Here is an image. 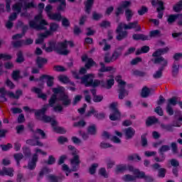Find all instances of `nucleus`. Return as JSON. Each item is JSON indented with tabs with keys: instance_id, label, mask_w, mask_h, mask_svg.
<instances>
[{
	"instance_id": "f257e3e1",
	"label": "nucleus",
	"mask_w": 182,
	"mask_h": 182,
	"mask_svg": "<svg viewBox=\"0 0 182 182\" xmlns=\"http://www.w3.org/2000/svg\"><path fill=\"white\" fill-rule=\"evenodd\" d=\"M139 22L137 21L134 22H130L127 24H125L123 23H119L115 32L117 33V36H116L117 41H123V39H126L127 38V36L129 35V33H127V29H134V28H137V24ZM123 28L125 29V31H123Z\"/></svg>"
},
{
	"instance_id": "f03ea898",
	"label": "nucleus",
	"mask_w": 182,
	"mask_h": 182,
	"mask_svg": "<svg viewBox=\"0 0 182 182\" xmlns=\"http://www.w3.org/2000/svg\"><path fill=\"white\" fill-rule=\"evenodd\" d=\"M29 27L31 29H35L36 31H48V25L49 23L46 20L42 18V14H40L34 17L33 20H31L28 22Z\"/></svg>"
},
{
	"instance_id": "7ed1b4c3",
	"label": "nucleus",
	"mask_w": 182,
	"mask_h": 182,
	"mask_svg": "<svg viewBox=\"0 0 182 182\" xmlns=\"http://www.w3.org/2000/svg\"><path fill=\"white\" fill-rule=\"evenodd\" d=\"M48 109H49V105H44L41 109H34L35 116H36L38 120H41V122H43V123H52V122L55 120L52 119V117L46 115V112H48Z\"/></svg>"
},
{
	"instance_id": "20e7f679",
	"label": "nucleus",
	"mask_w": 182,
	"mask_h": 182,
	"mask_svg": "<svg viewBox=\"0 0 182 182\" xmlns=\"http://www.w3.org/2000/svg\"><path fill=\"white\" fill-rule=\"evenodd\" d=\"M54 48L55 52L58 55L67 56V55L70 53V51L68 50V41L66 40L64 42H54Z\"/></svg>"
},
{
	"instance_id": "39448f33",
	"label": "nucleus",
	"mask_w": 182,
	"mask_h": 182,
	"mask_svg": "<svg viewBox=\"0 0 182 182\" xmlns=\"http://www.w3.org/2000/svg\"><path fill=\"white\" fill-rule=\"evenodd\" d=\"M118 106L119 103L117 102H114L109 105V107L111 111L109 119L112 120V122L119 120L120 117H122V113L119 110V108H117Z\"/></svg>"
},
{
	"instance_id": "423d86ee",
	"label": "nucleus",
	"mask_w": 182,
	"mask_h": 182,
	"mask_svg": "<svg viewBox=\"0 0 182 182\" xmlns=\"http://www.w3.org/2000/svg\"><path fill=\"white\" fill-rule=\"evenodd\" d=\"M73 75L75 79L80 80L81 83H82V85H85L86 87H89V86L92 85L93 79H95L93 74L84 75L82 77H80L77 72L73 71Z\"/></svg>"
},
{
	"instance_id": "0eeeda50",
	"label": "nucleus",
	"mask_w": 182,
	"mask_h": 182,
	"mask_svg": "<svg viewBox=\"0 0 182 182\" xmlns=\"http://www.w3.org/2000/svg\"><path fill=\"white\" fill-rule=\"evenodd\" d=\"M126 85H127V82L124 80H121L119 82V85H118V98L120 100H123V99H124L126 96H129V91L126 90Z\"/></svg>"
},
{
	"instance_id": "6e6552de",
	"label": "nucleus",
	"mask_w": 182,
	"mask_h": 182,
	"mask_svg": "<svg viewBox=\"0 0 182 182\" xmlns=\"http://www.w3.org/2000/svg\"><path fill=\"white\" fill-rule=\"evenodd\" d=\"M40 82H42L41 84H39V86L42 87L43 86L45 82L43 80H46V84L48 87H53V85H55V77L53 76H50L49 75H42L39 77Z\"/></svg>"
},
{
	"instance_id": "1a4fd4ad",
	"label": "nucleus",
	"mask_w": 182,
	"mask_h": 182,
	"mask_svg": "<svg viewBox=\"0 0 182 182\" xmlns=\"http://www.w3.org/2000/svg\"><path fill=\"white\" fill-rule=\"evenodd\" d=\"M59 100L62 102V106L64 107H69L72 105V100L65 93L60 95Z\"/></svg>"
},
{
	"instance_id": "9d476101",
	"label": "nucleus",
	"mask_w": 182,
	"mask_h": 182,
	"mask_svg": "<svg viewBox=\"0 0 182 182\" xmlns=\"http://www.w3.org/2000/svg\"><path fill=\"white\" fill-rule=\"evenodd\" d=\"M38 154H34L32 156L31 160L28 161L27 166H24L25 168L28 170H35L36 168V163H38Z\"/></svg>"
},
{
	"instance_id": "9b49d317",
	"label": "nucleus",
	"mask_w": 182,
	"mask_h": 182,
	"mask_svg": "<svg viewBox=\"0 0 182 182\" xmlns=\"http://www.w3.org/2000/svg\"><path fill=\"white\" fill-rule=\"evenodd\" d=\"M152 168L154 170H158V177L161 178H164L166 177V173H167V169L164 168H161V166L159 164H154L152 165Z\"/></svg>"
},
{
	"instance_id": "f8f14e48",
	"label": "nucleus",
	"mask_w": 182,
	"mask_h": 182,
	"mask_svg": "<svg viewBox=\"0 0 182 182\" xmlns=\"http://www.w3.org/2000/svg\"><path fill=\"white\" fill-rule=\"evenodd\" d=\"M151 62H154L155 65L160 64L161 66V68H159V69H162V70H164V68H166L168 64V61L163 57H159L154 59H151Z\"/></svg>"
},
{
	"instance_id": "ddd939ff",
	"label": "nucleus",
	"mask_w": 182,
	"mask_h": 182,
	"mask_svg": "<svg viewBox=\"0 0 182 182\" xmlns=\"http://www.w3.org/2000/svg\"><path fill=\"white\" fill-rule=\"evenodd\" d=\"M123 50H124V46H123L116 48L112 53V59L117 60L123 55Z\"/></svg>"
},
{
	"instance_id": "4468645a",
	"label": "nucleus",
	"mask_w": 182,
	"mask_h": 182,
	"mask_svg": "<svg viewBox=\"0 0 182 182\" xmlns=\"http://www.w3.org/2000/svg\"><path fill=\"white\" fill-rule=\"evenodd\" d=\"M51 2H60L58 6H57L58 12H65L66 11V0H51Z\"/></svg>"
},
{
	"instance_id": "2eb2a0df",
	"label": "nucleus",
	"mask_w": 182,
	"mask_h": 182,
	"mask_svg": "<svg viewBox=\"0 0 182 182\" xmlns=\"http://www.w3.org/2000/svg\"><path fill=\"white\" fill-rule=\"evenodd\" d=\"M124 133L125 134L126 139L130 140V139H133L134 134H136V130L132 127H128L124 129Z\"/></svg>"
},
{
	"instance_id": "dca6fc26",
	"label": "nucleus",
	"mask_w": 182,
	"mask_h": 182,
	"mask_svg": "<svg viewBox=\"0 0 182 182\" xmlns=\"http://www.w3.org/2000/svg\"><path fill=\"white\" fill-rule=\"evenodd\" d=\"M50 35V31H46L45 33H41L38 34V38L36 40V44L40 45V43H43V41Z\"/></svg>"
},
{
	"instance_id": "f3484780",
	"label": "nucleus",
	"mask_w": 182,
	"mask_h": 182,
	"mask_svg": "<svg viewBox=\"0 0 182 182\" xmlns=\"http://www.w3.org/2000/svg\"><path fill=\"white\" fill-rule=\"evenodd\" d=\"M56 124H58V122H56V120H53L51 126L55 133H59L60 134H65V133H66L65 128L56 126Z\"/></svg>"
},
{
	"instance_id": "a211bd4d",
	"label": "nucleus",
	"mask_w": 182,
	"mask_h": 182,
	"mask_svg": "<svg viewBox=\"0 0 182 182\" xmlns=\"http://www.w3.org/2000/svg\"><path fill=\"white\" fill-rule=\"evenodd\" d=\"M26 143L29 146H38V147H43V143L39 141V139H36L35 138L27 139Z\"/></svg>"
},
{
	"instance_id": "6ab92c4d",
	"label": "nucleus",
	"mask_w": 182,
	"mask_h": 182,
	"mask_svg": "<svg viewBox=\"0 0 182 182\" xmlns=\"http://www.w3.org/2000/svg\"><path fill=\"white\" fill-rule=\"evenodd\" d=\"M95 4V0H87L84 2L85 13L90 15L92 9L93 8V4Z\"/></svg>"
},
{
	"instance_id": "aec40b11",
	"label": "nucleus",
	"mask_w": 182,
	"mask_h": 182,
	"mask_svg": "<svg viewBox=\"0 0 182 182\" xmlns=\"http://www.w3.org/2000/svg\"><path fill=\"white\" fill-rule=\"evenodd\" d=\"M38 134L41 136V139H46V134L41 129H37L35 132H33L32 138L36 139V140H39L41 138L39 136H38Z\"/></svg>"
},
{
	"instance_id": "412c9836",
	"label": "nucleus",
	"mask_w": 182,
	"mask_h": 182,
	"mask_svg": "<svg viewBox=\"0 0 182 182\" xmlns=\"http://www.w3.org/2000/svg\"><path fill=\"white\" fill-rule=\"evenodd\" d=\"M32 92H34V93H36L38 95V97H39V99H42L43 100H47L48 95H46V94L42 93V90H41V88L34 87L32 89Z\"/></svg>"
},
{
	"instance_id": "4be33fe9",
	"label": "nucleus",
	"mask_w": 182,
	"mask_h": 182,
	"mask_svg": "<svg viewBox=\"0 0 182 182\" xmlns=\"http://www.w3.org/2000/svg\"><path fill=\"white\" fill-rule=\"evenodd\" d=\"M132 38L134 41H150V37L149 36L141 33L133 34Z\"/></svg>"
},
{
	"instance_id": "5701e85b",
	"label": "nucleus",
	"mask_w": 182,
	"mask_h": 182,
	"mask_svg": "<svg viewBox=\"0 0 182 182\" xmlns=\"http://www.w3.org/2000/svg\"><path fill=\"white\" fill-rule=\"evenodd\" d=\"M48 18L51 19V21H56L57 22H60L62 21V14L58 13H49Z\"/></svg>"
},
{
	"instance_id": "b1692460",
	"label": "nucleus",
	"mask_w": 182,
	"mask_h": 182,
	"mask_svg": "<svg viewBox=\"0 0 182 182\" xmlns=\"http://www.w3.org/2000/svg\"><path fill=\"white\" fill-rule=\"evenodd\" d=\"M36 63L38 69H42V68H43V65H46V63H48V59L38 56V57H37Z\"/></svg>"
},
{
	"instance_id": "393cba45",
	"label": "nucleus",
	"mask_w": 182,
	"mask_h": 182,
	"mask_svg": "<svg viewBox=\"0 0 182 182\" xmlns=\"http://www.w3.org/2000/svg\"><path fill=\"white\" fill-rule=\"evenodd\" d=\"M23 6V0H19L18 2L16 3L12 6L13 11H16L17 14H20L22 11V7Z\"/></svg>"
},
{
	"instance_id": "a878e982",
	"label": "nucleus",
	"mask_w": 182,
	"mask_h": 182,
	"mask_svg": "<svg viewBox=\"0 0 182 182\" xmlns=\"http://www.w3.org/2000/svg\"><path fill=\"white\" fill-rule=\"evenodd\" d=\"M151 92H153V89H149L147 86H144L141 92V97L146 98L150 96Z\"/></svg>"
},
{
	"instance_id": "bb28decb",
	"label": "nucleus",
	"mask_w": 182,
	"mask_h": 182,
	"mask_svg": "<svg viewBox=\"0 0 182 182\" xmlns=\"http://www.w3.org/2000/svg\"><path fill=\"white\" fill-rule=\"evenodd\" d=\"M127 171V165L119 164L116 166L115 173L116 174H120V173H124Z\"/></svg>"
},
{
	"instance_id": "cd10ccee",
	"label": "nucleus",
	"mask_w": 182,
	"mask_h": 182,
	"mask_svg": "<svg viewBox=\"0 0 182 182\" xmlns=\"http://www.w3.org/2000/svg\"><path fill=\"white\" fill-rule=\"evenodd\" d=\"M87 132L88 134H91V136H96L97 133V128L96 127V124H93L87 127Z\"/></svg>"
},
{
	"instance_id": "c85d7f7f",
	"label": "nucleus",
	"mask_w": 182,
	"mask_h": 182,
	"mask_svg": "<svg viewBox=\"0 0 182 182\" xmlns=\"http://www.w3.org/2000/svg\"><path fill=\"white\" fill-rule=\"evenodd\" d=\"M17 58L16 59V63H23L25 62V57H23V52L22 50H19L16 53Z\"/></svg>"
},
{
	"instance_id": "c756f323",
	"label": "nucleus",
	"mask_w": 182,
	"mask_h": 182,
	"mask_svg": "<svg viewBox=\"0 0 182 182\" xmlns=\"http://www.w3.org/2000/svg\"><path fill=\"white\" fill-rule=\"evenodd\" d=\"M50 171H52V170H50L49 168L48 167H44L43 168L39 173H38V181H39V180H41V178H43V176L45 174H49V173H50Z\"/></svg>"
},
{
	"instance_id": "7c9ffc66",
	"label": "nucleus",
	"mask_w": 182,
	"mask_h": 182,
	"mask_svg": "<svg viewBox=\"0 0 182 182\" xmlns=\"http://www.w3.org/2000/svg\"><path fill=\"white\" fill-rule=\"evenodd\" d=\"M160 127L162 130H165V132H174V125L161 124Z\"/></svg>"
},
{
	"instance_id": "2f4dec72",
	"label": "nucleus",
	"mask_w": 182,
	"mask_h": 182,
	"mask_svg": "<svg viewBox=\"0 0 182 182\" xmlns=\"http://www.w3.org/2000/svg\"><path fill=\"white\" fill-rule=\"evenodd\" d=\"M11 77L15 82H18L19 79H22V76H21L20 70H14L11 73Z\"/></svg>"
},
{
	"instance_id": "473e14b6",
	"label": "nucleus",
	"mask_w": 182,
	"mask_h": 182,
	"mask_svg": "<svg viewBox=\"0 0 182 182\" xmlns=\"http://www.w3.org/2000/svg\"><path fill=\"white\" fill-rule=\"evenodd\" d=\"M56 100H58V95L53 94L48 100V104H46L48 105V108L53 107V106H55V103H56Z\"/></svg>"
},
{
	"instance_id": "72a5a7b5",
	"label": "nucleus",
	"mask_w": 182,
	"mask_h": 182,
	"mask_svg": "<svg viewBox=\"0 0 182 182\" xmlns=\"http://www.w3.org/2000/svg\"><path fill=\"white\" fill-rule=\"evenodd\" d=\"M150 50V47L148 46H144L141 49H137L136 51V55H141V53H147Z\"/></svg>"
},
{
	"instance_id": "f704fd0d",
	"label": "nucleus",
	"mask_w": 182,
	"mask_h": 182,
	"mask_svg": "<svg viewBox=\"0 0 182 182\" xmlns=\"http://www.w3.org/2000/svg\"><path fill=\"white\" fill-rule=\"evenodd\" d=\"M133 15H134V13L133 11H132V9H127L125 10V16L127 22H130L132 21Z\"/></svg>"
},
{
	"instance_id": "c9c22d12",
	"label": "nucleus",
	"mask_w": 182,
	"mask_h": 182,
	"mask_svg": "<svg viewBox=\"0 0 182 182\" xmlns=\"http://www.w3.org/2000/svg\"><path fill=\"white\" fill-rule=\"evenodd\" d=\"M48 180H50L51 182H62L63 178L62 176H58L51 174L48 176Z\"/></svg>"
},
{
	"instance_id": "e433bc0d",
	"label": "nucleus",
	"mask_w": 182,
	"mask_h": 182,
	"mask_svg": "<svg viewBox=\"0 0 182 182\" xmlns=\"http://www.w3.org/2000/svg\"><path fill=\"white\" fill-rule=\"evenodd\" d=\"M178 18V14H171L168 16L167 18V22L169 25H171V23H173V22H176Z\"/></svg>"
},
{
	"instance_id": "4c0bfd02",
	"label": "nucleus",
	"mask_w": 182,
	"mask_h": 182,
	"mask_svg": "<svg viewBox=\"0 0 182 182\" xmlns=\"http://www.w3.org/2000/svg\"><path fill=\"white\" fill-rule=\"evenodd\" d=\"M14 160L16 161V165L18 166H21V160L23 159V154L22 153H18L14 154Z\"/></svg>"
},
{
	"instance_id": "58836bf2",
	"label": "nucleus",
	"mask_w": 182,
	"mask_h": 182,
	"mask_svg": "<svg viewBox=\"0 0 182 182\" xmlns=\"http://www.w3.org/2000/svg\"><path fill=\"white\" fill-rule=\"evenodd\" d=\"M157 122H159V119L156 117H149L146 121V126H151V124H154Z\"/></svg>"
},
{
	"instance_id": "ea45409f",
	"label": "nucleus",
	"mask_w": 182,
	"mask_h": 182,
	"mask_svg": "<svg viewBox=\"0 0 182 182\" xmlns=\"http://www.w3.org/2000/svg\"><path fill=\"white\" fill-rule=\"evenodd\" d=\"M180 69V65H177L176 62L173 63L172 66V75L176 77L178 75V70Z\"/></svg>"
},
{
	"instance_id": "a19ab883",
	"label": "nucleus",
	"mask_w": 182,
	"mask_h": 182,
	"mask_svg": "<svg viewBox=\"0 0 182 182\" xmlns=\"http://www.w3.org/2000/svg\"><path fill=\"white\" fill-rule=\"evenodd\" d=\"M161 36V32L160 31V30H155V31H151L149 33V41L150 39H151V38H158Z\"/></svg>"
},
{
	"instance_id": "79ce46f5",
	"label": "nucleus",
	"mask_w": 182,
	"mask_h": 182,
	"mask_svg": "<svg viewBox=\"0 0 182 182\" xmlns=\"http://www.w3.org/2000/svg\"><path fill=\"white\" fill-rule=\"evenodd\" d=\"M141 144L142 147H147V146H149V143L147 141V133L141 136Z\"/></svg>"
},
{
	"instance_id": "37998d69",
	"label": "nucleus",
	"mask_w": 182,
	"mask_h": 182,
	"mask_svg": "<svg viewBox=\"0 0 182 182\" xmlns=\"http://www.w3.org/2000/svg\"><path fill=\"white\" fill-rule=\"evenodd\" d=\"M134 174H135L136 179V178H144L146 176V173L144 171H140L139 169H135L134 171Z\"/></svg>"
},
{
	"instance_id": "c03bdc74",
	"label": "nucleus",
	"mask_w": 182,
	"mask_h": 182,
	"mask_svg": "<svg viewBox=\"0 0 182 182\" xmlns=\"http://www.w3.org/2000/svg\"><path fill=\"white\" fill-rule=\"evenodd\" d=\"M58 29H59V24L55 23V22H53L50 23V31H48V32H57Z\"/></svg>"
},
{
	"instance_id": "a18cd8bd",
	"label": "nucleus",
	"mask_w": 182,
	"mask_h": 182,
	"mask_svg": "<svg viewBox=\"0 0 182 182\" xmlns=\"http://www.w3.org/2000/svg\"><path fill=\"white\" fill-rule=\"evenodd\" d=\"M122 180L125 182H129V181H135L136 180V176L130 175V174H127L124 175L122 177Z\"/></svg>"
},
{
	"instance_id": "49530a36",
	"label": "nucleus",
	"mask_w": 182,
	"mask_h": 182,
	"mask_svg": "<svg viewBox=\"0 0 182 182\" xmlns=\"http://www.w3.org/2000/svg\"><path fill=\"white\" fill-rule=\"evenodd\" d=\"M101 68L99 70L100 72H110L113 70V67H106L104 63H100Z\"/></svg>"
},
{
	"instance_id": "de8ad7c7",
	"label": "nucleus",
	"mask_w": 182,
	"mask_h": 182,
	"mask_svg": "<svg viewBox=\"0 0 182 182\" xmlns=\"http://www.w3.org/2000/svg\"><path fill=\"white\" fill-rule=\"evenodd\" d=\"M111 79L107 80V89H112V87L114 85V77L113 75H109Z\"/></svg>"
},
{
	"instance_id": "09e8293b",
	"label": "nucleus",
	"mask_w": 182,
	"mask_h": 182,
	"mask_svg": "<svg viewBox=\"0 0 182 182\" xmlns=\"http://www.w3.org/2000/svg\"><path fill=\"white\" fill-rule=\"evenodd\" d=\"M114 58H113V55L110 57V53H107L104 57L105 63H110V62H113Z\"/></svg>"
},
{
	"instance_id": "8fccbe9b",
	"label": "nucleus",
	"mask_w": 182,
	"mask_h": 182,
	"mask_svg": "<svg viewBox=\"0 0 182 182\" xmlns=\"http://www.w3.org/2000/svg\"><path fill=\"white\" fill-rule=\"evenodd\" d=\"M163 68H159L155 73L153 75L154 79H160L163 77Z\"/></svg>"
},
{
	"instance_id": "3c124183",
	"label": "nucleus",
	"mask_w": 182,
	"mask_h": 182,
	"mask_svg": "<svg viewBox=\"0 0 182 182\" xmlns=\"http://www.w3.org/2000/svg\"><path fill=\"white\" fill-rule=\"evenodd\" d=\"M49 46L46 48V52L50 53V52H55V41H50Z\"/></svg>"
},
{
	"instance_id": "603ef678",
	"label": "nucleus",
	"mask_w": 182,
	"mask_h": 182,
	"mask_svg": "<svg viewBox=\"0 0 182 182\" xmlns=\"http://www.w3.org/2000/svg\"><path fill=\"white\" fill-rule=\"evenodd\" d=\"M154 4H156V5H159L156 9H162V10L166 9V7H164V2H163V1H161V0H157L156 1H153L152 5H154Z\"/></svg>"
},
{
	"instance_id": "864d4df0",
	"label": "nucleus",
	"mask_w": 182,
	"mask_h": 182,
	"mask_svg": "<svg viewBox=\"0 0 182 182\" xmlns=\"http://www.w3.org/2000/svg\"><path fill=\"white\" fill-rule=\"evenodd\" d=\"M173 11L177 13L182 11V1H180L175 6H173Z\"/></svg>"
},
{
	"instance_id": "5fc2aeb1",
	"label": "nucleus",
	"mask_w": 182,
	"mask_h": 182,
	"mask_svg": "<svg viewBox=\"0 0 182 182\" xmlns=\"http://www.w3.org/2000/svg\"><path fill=\"white\" fill-rule=\"evenodd\" d=\"M23 150V154H24L25 157L29 158L31 156H32V153L31 152V149H29L28 146H23L22 148Z\"/></svg>"
},
{
	"instance_id": "6e6d98bb",
	"label": "nucleus",
	"mask_w": 182,
	"mask_h": 182,
	"mask_svg": "<svg viewBox=\"0 0 182 182\" xmlns=\"http://www.w3.org/2000/svg\"><path fill=\"white\" fill-rule=\"evenodd\" d=\"M119 6L122 7V9H129L132 6V1H123Z\"/></svg>"
},
{
	"instance_id": "4d7b16f0",
	"label": "nucleus",
	"mask_w": 182,
	"mask_h": 182,
	"mask_svg": "<svg viewBox=\"0 0 182 182\" xmlns=\"http://www.w3.org/2000/svg\"><path fill=\"white\" fill-rule=\"evenodd\" d=\"M135 159H136L138 161H140L141 160V157H140V156H139V154H134L127 156V160L129 161H133V160H134Z\"/></svg>"
},
{
	"instance_id": "13d9d810",
	"label": "nucleus",
	"mask_w": 182,
	"mask_h": 182,
	"mask_svg": "<svg viewBox=\"0 0 182 182\" xmlns=\"http://www.w3.org/2000/svg\"><path fill=\"white\" fill-rule=\"evenodd\" d=\"M24 42H25V40L12 41L11 45L13 46V48H21L22 45H23Z\"/></svg>"
},
{
	"instance_id": "bf43d9fd",
	"label": "nucleus",
	"mask_w": 182,
	"mask_h": 182,
	"mask_svg": "<svg viewBox=\"0 0 182 182\" xmlns=\"http://www.w3.org/2000/svg\"><path fill=\"white\" fill-rule=\"evenodd\" d=\"M85 66L86 69H90V68H92V66H97V65H96V62H95L93 60V59L88 58V60Z\"/></svg>"
},
{
	"instance_id": "052dcab7",
	"label": "nucleus",
	"mask_w": 182,
	"mask_h": 182,
	"mask_svg": "<svg viewBox=\"0 0 182 182\" xmlns=\"http://www.w3.org/2000/svg\"><path fill=\"white\" fill-rule=\"evenodd\" d=\"M56 163V159L53 155H50L48 156V161H46V164H48V166H52Z\"/></svg>"
},
{
	"instance_id": "680f3d73",
	"label": "nucleus",
	"mask_w": 182,
	"mask_h": 182,
	"mask_svg": "<svg viewBox=\"0 0 182 182\" xmlns=\"http://www.w3.org/2000/svg\"><path fill=\"white\" fill-rule=\"evenodd\" d=\"M73 156H74L73 157V159L70 161L71 164H78V165H80V159L79 155L75 154V155H73Z\"/></svg>"
},
{
	"instance_id": "e2e57ef3",
	"label": "nucleus",
	"mask_w": 182,
	"mask_h": 182,
	"mask_svg": "<svg viewBox=\"0 0 182 182\" xmlns=\"http://www.w3.org/2000/svg\"><path fill=\"white\" fill-rule=\"evenodd\" d=\"M99 167V164H92L89 169L90 174H95L96 173V168Z\"/></svg>"
},
{
	"instance_id": "0e129e2a",
	"label": "nucleus",
	"mask_w": 182,
	"mask_h": 182,
	"mask_svg": "<svg viewBox=\"0 0 182 182\" xmlns=\"http://www.w3.org/2000/svg\"><path fill=\"white\" fill-rule=\"evenodd\" d=\"M0 147L3 151H8V150L12 149L14 146H12V144L8 143L6 145L1 144Z\"/></svg>"
},
{
	"instance_id": "69168bd1",
	"label": "nucleus",
	"mask_w": 182,
	"mask_h": 182,
	"mask_svg": "<svg viewBox=\"0 0 182 182\" xmlns=\"http://www.w3.org/2000/svg\"><path fill=\"white\" fill-rule=\"evenodd\" d=\"M149 12V9L146 6H142L139 10H138V14L141 16L144 15V14H147Z\"/></svg>"
},
{
	"instance_id": "338daca9",
	"label": "nucleus",
	"mask_w": 182,
	"mask_h": 182,
	"mask_svg": "<svg viewBox=\"0 0 182 182\" xmlns=\"http://www.w3.org/2000/svg\"><path fill=\"white\" fill-rule=\"evenodd\" d=\"M82 95H76L73 100V106H76L82 100Z\"/></svg>"
},
{
	"instance_id": "774afa93",
	"label": "nucleus",
	"mask_w": 182,
	"mask_h": 182,
	"mask_svg": "<svg viewBox=\"0 0 182 182\" xmlns=\"http://www.w3.org/2000/svg\"><path fill=\"white\" fill-rule=\"evenodd\" d=\"M58 80L60 82H61L62 83H69V82H70L69 80V77H68V76H65V75H60L58 76Z\"/></svg>"
}]
</instances>
